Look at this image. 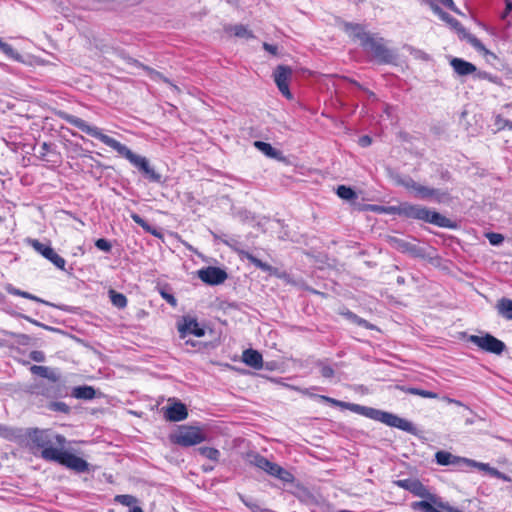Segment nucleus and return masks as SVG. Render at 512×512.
Listing matches in <instances>:
<instances>
[{"label":"nucleus","mask_w":512,"mask_h":512,"mask_svg":"<svg viewBox=\"0 0 512 512\" xmlns=\"http://www.w3.org/2000/svg\"><path fill=\"white\" fill-rule=\"evenodd\" d=\"M15 438L19 445L49 462H55L67 444L65 436L51 429L27 428L19 430Z\"/></svg>","instance_id":"obj_2"},{"label":"nucleus","mask_w":512,"mask_h":512,"mask_svg":"<svg viewBox=\"0 0 512 512\" xmlns=\"http://www.w3.org/2000/svg\"><path fill=\"white\" fill-rule=\"evenodd\" d=\"M42 148H43L44 150H47V149H48V144H47V143H43Z\"/></svg>","instance_id":"obj_64"},{"label":"nucleus","mask_w":512,"mask_h":512,"mask_svg":"<svg viewBox=\"0 0 512 512\" xmlns=\"http://www.w3.org/2000/svg\"><path fill=\"white\" fill-rule=\"evenodd\" d=\"M161 296L173 307L177 305V299L171 293L161 291Z\"/></svg>","instance_id":"obj_52"},{"label":"nucleus","mask_w":512,"mask_h":512,"mask_svg":"<svg viewBox=\"0 0 512 512\" xmlns=\"http://www.w3.org/2000/svg\"><path fill=\"white\" fill-rule=\"evenodd\" d=\"M337 195L345 200H354L357 198L356 192L351 189L350 187H347L345 185H340L337 188Z\"/></svg>","instance_id":"obj_37"},{"label":"nucleus","mask_w":512,"mask_h":512,"mask_svg":"<svg viewBox=\"0 0 512 512\" xmlns=\"http://www.w3.org/2000/svg\"><path fill=\"white\" fill-rule=\"evenodd\" d=\"M292 74V68L286 65H278L273 72V78L279 91L287 99H292V94L289 89Z\"/></svg>","instance_id":"obj_11"},{"label":"nucleus","mask_w":512,"mask_h":512,"mask_svg":"<svg viewBox=\"0 0 512 512\" xmlns=\"http://www.w3.org/2000/svg\"><path fill=\"white\" fill-rule=\"evenodd\" d=\"M450 65L459 76H467L477 71V68L474 64L461 58H453L450 61Z\"/></svg>","instance_id":"obj_21"},{"label":"nucleus","mask_w":512,"mask_h":512,"mask_svg":"<svg viewBox=\"0 0 512 512\" xmlns=\"http://www.w3.org/2000/svg\"><path fill=\"white\" fill-rule=\"evenodd\" d=\"M189 331L191 334L201 337L204 335V330L199 327L198 323L195 320H191L189 323L183 325L179 328L180 333H185Z\"/></svg>","instance_id":"obj_35"},{"label":"nucleus","mask_w":512,"mask_h":512,"mask_svg":"<svg viewBox=\"0 0 512 512\" xmlns=\"http://www.w3.org/2000/svg\"><path fill=\"white\" fill-rule=\"evenodd\" d=\"M213 466H203V471L204 472H209V471H212L213 470Z\"/></svg>","instance_id":"obj_62"},{"label":"nucleus","mask_w":512,"mask_h":512,"mask_svg":"<svg viewBox=\"0 0 512 512\" xmlns=\"http://www.w3.org/2000/svg\"><path fill=\"white\" fill-rule=\"evenodd\" d=\"M169 440L181 447H191L206 441L207 433L200 427L182 425L169 435Z\"/></svg>","instance_id":"obj_4"},{"label":"nucleus","mask_w":512,"mask_h":512,"mask_svg":"<svg viewBox=\"0 0 512 512\" xmlns=\"http://www.w3.org/2000/svg\"><path fill=\"white\" fill-rule=\"evenodd\" d=\"M95 246L106 253H109L112 249L111 243L104 238H99L95 241Z\"/></svg>","instance_id":"obj_46"},{"label":"nucleus","mask_w":512,"mask_h":512,"mask_svg":"<svg viewBox=\"0 0 512 512\" xmlns=\"http://www.w3.org/2000/svg\"><path fill=\"white\" fill-rule=\"evenodd\" d=\"M362 415L370 419L380 421L390 427L398 428L405 432L411 433L414 431V426L410 421L389 412L364 406Z\"/></svg>","instance_id":"obj_6"},{"label":"nucleus","mask_w":512,"mask_h":512,"mask_svg":"<svg viewBox=\"0 0 512 512\" xmlns=\"http://www.w3.org/2000/svg\"><path fill=\"white\" fill-rule=\"evenodd\" d=\"M361 46L372 60L380 64H389L395 59L393 51L386 47L382 37L370 35Z\"/></svg>","instance_id":"obj_5"},{"label":"nucleus","mask_w":512,"mask_h":512,"mask_svg":"<svg viewBox=\"0 0 512 512\" xmlns=\"http://www.w3.org/2000/svg\"><path fill=\"white\" fill-rule=\"evenodd\" d=\"M6 291L11 294V295H15V296H20L22 297V294H23V291L20 290V289H17L15 287H13L12 285H8L6 287Z\"/></svg>","instance_id":"obj_55"},{"label":"nucleus","mask_w":512,"mask_h":512,"mask_svg":"<svg viewBox=\"0 0 512 512\" xmlns=\"http://www.w3.org/2000/svg\"><path fill=\"white\" fill-rule=\"evenodd\" d=\"M475 467L478 468L481 471L487 472L492 477V470H497L494 467H491L487 463L477 462L472 459H467L466 468Z\"/></svg>","instance_id":"obj_38"},{"label":"nucleus","mask_w":512,"mask_h":512,"mask_svg":"<svg viewBox=\"0 0 512 512\" xmlns=\"http://www.w3.org/2000/svg\"><path fill=\"white\" fill-rule=\"evenodd\" d=\"M498 312L506 319L512 320V300L502 298L497 304Z\"/></svg>","instance_id":"obj_34"},{"label":"nucleus","mask_w":512,"mask_h":512,"mask_svg":"<svg viewBox=\"0 0 512 512\" xmlns=\"http://www.w3.org/2000/svg\"><path fill=\"white\" fill-rule=\"evenodd\" d=\"M389 210L393 213H397L398 215L422 220L427 223L434 224L438 227L442 228H453L455 225L453 222L447 217L441 215L436 211L429 210L426 207H422L420 205H414L409 203H403L398 207H390Z\"/></svg>","instance_id":"obj_3"},{"label":"nucleus","mask_w":512,"mask_h":512,"mask_svg":"<svg viewBox=\"0 0 512 512\" xmlns=\"http://www.w3.org/2000/svg\"><path fill=\"white\" fill-rule=\"evenodd\" d=\"M26 392L31 395L43 396L48 399H56L63 394L62 387L59 382H51L49 380H38L27 386Z\"/></svg>","instance_id":"obj_8"},{"label":"nucleus","mask_w":512,"mask_h":512,"mask_svg":"<svg viewBox=\"0 0 512 512\" xmlns=\"http://www.w3.org/2000/svg\"><path fill=\"white\" fill-rule=\"evenodd\" d=\"M115 501L129 507V512H143V509L138 505V499L133 495H117Z\"/></svg>","instance_id":"obj_28"},{"label":"nucleus","mask_w":512,"mask_h":512,"mask_svg":"<svg viewBox=\"0 0 512 512\" xmlns=\"http://www.w3.org/2000/svg\"><path fill=\"white\" fill-rule=\"evenodd\" d=\"M398 388L401 391H403V392H405L407 394L418 395V396H421L423 398L437 399L439 397L438 394L435 393V392L428 391V390H423V389L416 388V387L400 386Z\"/></svg>","instance_id":"obj_30"},{"label":"nucleus","mask_w":512,"mask_h":512,"mask_svg":"<svg viewBox=\"0 0 512 512\" xmlns=\"http://www.w3.org/2000/svg\"><path fill=\"white\" fill-rule=\"evenodd\" d=\"M30 372L51 382H60L59 373L47 366L32 365L30 367Z\"/></svg>","instance_id":"obj_24"},{"label":"nucleus","mask_w":512,"mask_h":512,"mask_svg":"<svg viewBox=\"0 0 512 512\" xmlns=\"http://www.w3.org/2000/svg\"><path fill=\"white\" fill-rule=\"evenodd\" d=\"M387 242L390 245V247H392L393 249H395L401 253H407L413 257H422L423 256V250L419 246H417L409 241H406L405 239L398 238L395 236H390V237H388Z\"/></svg>","instance_id":"obj_14"},{"label":"nucleus","mask_w":512,"mask_h":512,"mask_svg":"<svg viewBox=\"0 0 512 512\" xmlns=\"http://www.w3.org/2000/svg\"><path fill=\"white\" fill-rule=\"evenodd\" d=\"M492 477L503 480L505 482H512V476L506 475L499 471L498 469L492 470Z\"/></svg>","instance_id":"obj_50"},{"label":"nucleus","mask_w":512,"mask_h":512,"mask_svg":"<svg viewBox=\"0 0 512 512\" xmlns=\"http://www.w3.org/2000/svg\"><path fill=\"white\" fill-rule=\"evenodd\" d=\"M440 177L442 180L449 181L451 179V174L448 170H442L440 172Z\"/></svg>","instance_id":"obj_60"},{"label":"nucleus","mask_w":512,"mask_h":512,"mask_svg":"<svg viewBox=\"0 0 512 512\" xmlns=\"http://www.w3.org/2000/svg\"><path fill=\"white\" fill-rule=\"evenodd\" d=\"M349 82H350L352 85H354L356 88L361 89V90L363 89L362 85H361L359 82H357L356 80L349 79Z\"/></svg>","instance_id":"obj_61"},{"label":"nucleus","mask_w":512,"mask_h":512,"mask_svg":"<svg viewBox=\"0 0 512 512\" xmlns=\"http://www.w3.org/2000/svg\"><path fill=\"white\" fill-rule=\"evenodd\" d=\"M511 11H512V1L505 0V9L501 13V19H505L510 14Z\"/></svg>","instance_id":"obj_54"},{"label":"nucleus","mask_w":512,"mask_h":512,"mask_svg":"<svg viewBox=\"0 0 512 512\" xmlns=\"http://www.w3.org/2000/svg\"><path fill=\"white\" fill-rule=\"evenodd\" d=\"M232 30L234 32V35L237 37H245V38L253 37V33L250 30H248L246 26H244L242 24L235 25L232 28Z\"/></svg>","instance_id":"obj_42"},{"label":"nucleus","mask_w":512,"mask_h":512,"mask_svg":"<svg viewBox=\"0 0 512 512\" xmlns=\"http://www.w3.org/2000/svg\"><path fill=\"white\" fill-rule=\"evenodd\" d=\"M263 48L273 55L277 54L278 48L275 45H271V44H268L265 42V43H263Z\"/></svg>","instance_id":"obj_57"},{"label":"nucleus","mask_w":512,"mask_h":512,"mask_svg":"<svg viewBox=\"0 0 512 512\" xmlns=\"http://www.w3.org/2000/svg\"><path fill=\"white\" fill-rule=\"evenodd\" d=\"M246 461L252 465L255 466L263 471H265L267 474L269 473L272 465L274 462H271L266 457L260 455L259 453L251 452L246 455Z\"/></svg>","instance_id":"obj_22"},{"label":"nucleus","mask_w":512,"mask_h":512,"mask_svg":"<svg viewBox=\"0 0 512 512\" xmlns=\"http://www.w3.org/2000/svg\"><path fill=\"white\" fill-rule=\"evenodd\" d=\"M240 500L248 507L252 512H273L267 508H261L256 502L246 499L244 496L239 495Z\"/></svg>","instance_id":"obj_41"},{"label":"nucleus","mask_w":512,"mask_h":512,"mask_svg":"<svg viewBox=\"0 0 512 512\" xmlns=\"http://www.w3.org/2000/svg\"><path fill=\"white\" fill-rule=\"evenodd\" d=\"M131 219L141 226L146 232L151 233L152 235H157L156 231L149 225V223L144 220L139 214L132 213Z\"/></svg>","instance_id":"obj_39"},{"label":"nucleus","mask_w":512,"mask_h":512,"mask_svg":"<svg viewBox=\"0 0 512 512\" xmlns=\"http://www.w3.org/2000/svg\"><path fill=\"white\" fill-rule=\"evenodd\" d=\"M72 395L78 399L91 400L95 397V390L91 386H78L73 389Z\"/></svg>","instance_id":"obj_29"},{"label":"nucleus","mask_w":512,"mask_h":512,"mask_svg":"<svg viewBox=\"0 0 512 512\" xmlns=\"http://www.w3.org/2000/svg\"><path fill=\"white\" fill-rule=\"evenodd\" d=\"M269 475L276 477L284 483H292L294 481V476L291 472L284 469L277 463H274L268 473Z\"/></svg>","instance_id":"obj_26"},{"label":"nucleus","mask_w":512,"mask_h":512,"mask_svg":"<svg viewBox=\"0 0 512 512\" xmlns=\"http://www.w3.org/2000/svg\"><path fill=\"white\" fill-rule=\"evenodd\" d=\"M487 238L492 245H500L504 241V236L500 233H489Z\"/></svg>","instance_id":"obj_48"},{"label":"nucleus","mask_w":512,"mask_h":512,"mask_svg":"<svg viewBox=\"0 0 512 512\" xmlns=\"http://www.w3.org/2000/svg\"><path fill=\"white\" fill-rule=\"evenodd\" d=\"M0 49L5 55H7L11 58H14V59L18 58V53L15 51V49L10 44L1 42Z\"/></svg>","instance_id":"obj_45"},{"label":"nucleus","mask_w":512,"mask_h":512,"mask_svg":"<svg viewBox=\"0 0 512 512\" xmlns=\"http://www.w3.org/2000/svg\"><path fill=\"white\" fill-rule=\"evenodd\" d=\"M22 297L26 298V299H30V300L36 301V302H40V303H43V304H46V305H50L49 302H47L45 300H42L39 297H37V296H35V295H33V294L29 293V292H26V291H23Z\"/></svg>","instance_id":"obj_53"},{"label":"nucleus","mask_w":512,"mask_h":512,"mask_svg":"<svg viewBox=\"0 0 512 512\" xmlns=\"http://www.w3.org/2000/svg\"><path fill=\"white\" fill-rule=\"evenodd\" d=\"M135 64L138 67L142 68L147 73V75L150 77L151 80L163 81V82L171 85L175 91L179 92V88L176 85H174L168 78H166L162 73L156 71L155 69H153L147 65L140 63L139 61H135Z\"/></svg>","instance_id":"obj_25"},{"label":"nucleus","mask_w":512,"mask_h":512,"mask_svg":"<svg viewBox=\"0 0 512 512\" xmlns=\"http://www.w3.org/2000/svg\"><path fill=\"white\" fill-rule=\"evenodd\" d=\"M55 458L56 463L63 465L77 473H85L89 470V464L87 461L66 451L65 449H63L60 455Z\"/></svg>","instance_id":"obj_12"},{"label":"nucleus","mask_w":512,"mask_h":512,"mask_svg":"<svg viewBox=\"0 0 512 512\" xmlns=\"http://www.w3.org/2000/svg\"><path fill=\"white\" fill-rule=\"evenodd\" d=\"M436 13L439 14L443 20H445L447 23L451 25V27L457 32L461 40H466L478 52H481L484 55H491L493 58H497L494 53L486 49V47L476 36L468 32L466 28L456 18L442 11L441 8L440 11Z\"/></svg>","instance_id":"obj_7"},{"label":"nucleus","mask_w":512,"mask_h":512,"mask_svg":"<svg viewBox=\"0 0 512 512\" xmlns=\"http://www.w3.org/2000/svg\"><path fill=\"white\" fill-rule=\"evenodd\" d=\"M404 282H405V281H404V277L399 276V277L397 278V283H398V284H404Z\"/></svg>","instance_id":"obj_63"},{"label":"nucleus","mask_w":512,"mask_h":512,"mask_svg":"<svg viewBox=\"0 0 512 512\" xmlns=\"http://www.w3.org/2000/svg\"><path fill=\"white\" fill-rule=\"evenodd\" d=\"M372 140L369 136L365 135V136H362L360 139H359V143L361 146L363 147H366V146H369L371 144Z\"/></svg>","instance_id":"obj_58"},{"label":"nucleus","mask_w":512,"mask_h":512,"mask_svg":"<svg viewBox=\"0 0 512 512\" xmlns=\"http://www.w3.org/2000/svg\"><path fill=\"white\" fill-rule=\"evenodd\" d=\"M30 358L35 362H44L45 354L42 351L34 350L30 353Z\"/></svg>","instance_id":"obj_51"},{"label":"nucleus","mask_w":512,"mask_h":512,"mask_svg":"<svg viewBox=\"0 0 512 512\" xmlns=\"http://www.w3.org/2000/svg\"><path fill=\"white\" fill-rule=\"evenodd\" d=\"M201 456L213 461L218 462L220 458V451L214 447L202 446L196 450Z\"/></svg>","instance_id":"obj_33"},{"label":"nucleus","mask_w":512,"mask_h":512,"mask_svg":"<svg viewBox=\"0 0 512 512\" xmlns=\"http://www.w3.org/2000/svg\"><path fill=\"white\" fill-rule=\"evenodd\" d=\"M468 341L485 352L500 355L506 349L503 341L497 339L491 334L486 333L484 336L470 335Z\"/></svg>","instance_id":"obj_9"},{"label":"nucleus","mask_w":512,"mask_h":512,"mask_svg":"<svg viewBox=\"0 0 512 512\" xmlns=\"http://www.w3.org/2000/svg\"><path fill=\"white\" fill-rule=\"evenodd\" d=\"M437 1L450 10H453V11L456 10L453 0H437Z\"/></svg>","instance_id":"obj_56"},{"label":"nucleus","mask_w":512,"mask_h":512,"mask_svg":"<svg viewBox=\"0 0 512 512\" xmlns=\"http://www.w3.org/2000/svg\"><path fill=\"white\" fill-rule=\"evenodd\" d=\"M246 461L252 465L255 466L263 471H265L267 474L269 473L272 465L274 462H271L266 457L260 455L259 453L251 452L246 455Z\"/></svg>","instance_id":"obj_23"},{"label":"nucleus","mask_w":512,"mask_h":512,"mask_svg":"<svg viewBox=\"0 0 512 512\" xmlns=\"http://www.w3.org/2000/svg\"><path fill=\"white\" fill-rule=\"evenodd\" d=\"M475 77H477L478 79L488 80L494 84H498L500 81L499 77L494 76L486 71H476Z\"/></svg>","instance_id":"obj_44"},{"label":"nucleus","mask_w":512,"mask_h":512,"mask_svg":"<svg viewBox=\"0 0 512 512\" xmlns=\"http://www.w3.org/2000/svg\"><path fill=\"white\" fill-rule=\"evenodd\" d=\"M342 315L345 316L349 321H351L361 327H365L368 329L372 328V325L367 320L359 317L358 315H356L355 313H353L349 310L342 312Z\"/></svg>","instance_id":"obj_36"},{"label":"nucleus","mask_w":512,"mask_h":512,"mask_svg":"<svg viewBox=\"0 0 512 512\" xmlns=\"http://www.w3.org/2000/svg\"><path fill=\"white\" fill-rule=\"evenodd\" d=\"M399 184L402 185L403 187H405L406 189L415 192L417 185L419 183L414 181L412 178L408 177V178L400 180Z\"/></svg>","instance_id":"obj_47"},{"label":"nucleus","mask_w":512,"mask_h":512,"mask_svg":"<svg viewBox=\"0 0 512 512\" xmlns=\"http://www.w3.org/2000/svg\"><path fill=\"white\" fill-rule=\"evenodd\" d=\"M62 118L70 125L80 129L82 132L100 140L108 147L114 149L120 156L126 158L134 167H136L142 176L148 181L154 183L161 182V174L155 171L146 157L133 153L126 145L104 134L101 129L96 126L89 125L86 121L77 116L64 114Z\"/></svg>","instance_id":"obj_1"},{"label":"nucleus","mask_w":512,"mask_h":512,"mask_svg":"<svg viewBox=\"0 0 512 512\" xmlns=\"http://www.w3.org/2000/svg\"><path fill=\"white\" fill-rule=\"evenodd\" d=\"M240 255L242 258L247 259L251 264H253L258 269L262 270L263 272L268 273L270 276H277L279 277L278 269L271 266L270 264L263 262L262 260L255 257L253 254L247 251H241Z\"/></svg>","instance_id":"obj_19"},{"label":"nucleus","mask_w":512,"mask_h":512,"mask_svg":"<svg viewBox=\"0 0 512 512\" xmlns=\"http://www.w3.org/2000/svg\"><path fill=\"white\" fill-rule=\"evenodd\" d=\"M343 30L351 37L353 40H359L360 45L366 41L371 34L365 31V27L362 24L351 23L344 21L342 23Z\"/></svg>","instance_id":"obj_18"},{"label":"nucleus","mask_w":512,"mask_h":512,"mask_svg":"<svg viewBox=\"0 0 512 512\" xmlns=\"http://www.w3.org/2000/svg\"><path fill=\"white\" fill-rule=\"evenodd\" d=\"M108 295L111 303L118 309H124L127 306L128 300L124 294L110 289Z\"/></svg>","instance_id":"obj_31"},{"label":"nucleus","mask_w":512,"mask_h":512,"mask_svg":"<svg viewBox=\"0 0 512 512\" xmlns=\"http://www.w3.org/2000/svg\"><path fill=\"white\" fill-rule=\"evenodd\" d=\"M443 400L446 401L449 404H455L457 406H465L461 401L450 398L448 396L443 397Z\"/></svg>","instance_id":"obj_59"},{"label":"nucleus","mask_w":512,"mask_h":512,"mask_svg":"<svg viewBox=\"0 0 512 512\" xmlns=\"http://www.w3.org/2000/svg\"><path fill=\"white\" fill-rule=\"evenodd\" d=\"M242 361L249 367L254 369H262L263 357L260 352L254 349H247L243 352Z\"/></svg>","instance_id":"obj_20"},{"label":"nucleus","mask_w":512,"mask_h":512,"mask_svg":"<svg viewBox=\"0 0 512 512\" xmlns=\"http://www.w3.org/2000/svg\"><path fill=\"white\" fill-rule=\"evenodd\" d=\"M47 407L51 411L59 412L62 414H69L71 410L66 403L60 401H51Z\"/></svg>","instance_id":"obj_40"},{"label":"nucleus","mask_w":512,"mask_h":512,"mask_svg":"<svg viewBox=\"0 0 512 512\" xmlns=\"http://www.w3.org/2000/svg\"><path fill=\"white\" fill-rule=\"evenodd\" d=\"M163 414L166 420L171 422H179L185 420L188 416L187 407L182 402H174L173 404L163 407Z\"/></svg>","instance_id":"obj_16"},{"label":"nucleus","mask_w":512,"mask_h":512,"mask_svg":"<svg viewBox=\"0 0 512 512\" xmlns=\"http://www.w3.org/2000/svg\"><path fill=\"white\" fill-rule=\"evenodd\" d=\"M197 274L201 281L212 286L220 285L228 278V274L225 270L214 266L202 268L198 270Z\"/></svg>","instance_id":"obj_13"},{"label":"nucleus","mask_w":512,"mask_h":512,"mask_svg":"<svg viewBox=\"0 0 512 512\" xmlns=\"http://www.w3.org/2000/svg\"><path fill=\"white\" fill-rule=\"evenodd\" d=\"M414 196L419 199L429 200L433 199L437 202H441L444 199L448 198V193L444 191H440L435 188H430L421 184L417 185V188L414 192Z\"/></svg>","instance_id":"obj_17"},{"label":"nucleus","mask_w":512,"mask_h":512,"mask_svg":"<svg viewBox=\"0 0 512 512\" xmlns=\"http://www.w3.org/2000/svg\"><path fill=\"white\" fill-rule=\"evenodd\" d=\"M319 366H320L321 375L324 378H332L334 376L335 372H334V369L331 366L325 365V364H322V363H320Z\"/></svg>","instance_id":"obj_49"},{"label":"nucleus","mask_w":512,"mask_h":512,"mask_svg":"<svg viewBox=\"0 0 512 512\" xmlns=\"http://www.w3.org/2000/svg\"><path fill=\"white\" fill-rule=\"evenodd\" d=\"M321 399L334 405V406H338V407H341V408H344V409H348L352 412H355V413H358V414H361L363 413V410H364V406H361L359 404H354V403H349V402H343V401H339V400H336L334 398H331V397H328V396H321Z\"/></svg>","instance_id":"obj_27"},{"label":"nucleus","mask_w":512,"mask_h":512,"mask_svg":"<svg viewBox=\"0 0 512 512\" xmlns=\"http://www.w3.org/2000/svg\"><path fill=\"white\" fill-rule=\"evenodd\" d=\"M27 243L57 268L65 270L66 260L58 255L50 245L44 244L37 239H28Z\"/></svg>","instance_id":"obj_10"},{"label":"nucleus","mask_w":512,"mask_h":512,"mask_svg":"<svg viewBox=\"0 0 512 512\" xmlns=\"http://www.w3.org/2000/svg\"><path fill=\"white\" fill-rule=\"evenodd\" d=\"M435 459L437 464L441 466L452 465L460 470H463L464 468H466L468 458L456 456L448 451L440 450L436 452Z\"/></svg>","instance_id":"obj_15"},{"label":"nucleus","mask_w":512,"mask_h":512,"mask_svg":"<svg viewBox=\"0 0 512 512\" xmlns=\"http://www.w3.org/2000/svg\"><path fill=\"white\" fill-rule=\"evenodd\" d=\"M494 125L497 127L498 130H503L505 128L512 130V122L510 120L503 118L501 115H497L495 117Z\"/></svg>","instance_id":"obj_43"},{"label":"nucleus","mask_w":512,"mask_h":512,"mask_svg":"<svg viewBox=\"0 0 512 512\" xmlns=\"http://www.w3.org/2000/svg\"><path fill=\"white\" fill-rule=\"evenodd\" d=\"M254 146L270 158H278L280 154L277 149L273 148L269 143L263 141H255Z\"/></svg>","instance_id":"obj_32"}]
</instances>
